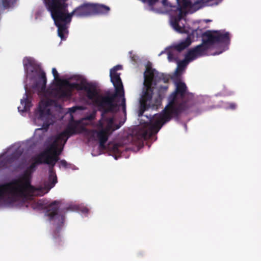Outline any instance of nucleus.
Listing matches in <instances>:
<instances>
[{"mask_svg": "<svg viewBox=\"0 0 261 261\" xmlns=\"http://www.w3.org/2000/svg\"><path fill=\"white\" fill-rule=\"evenodd\" d=\"M60 163L62 166L64 168H67L68 164L65 160H62L60 162Z\"/></svg>", "mask_w": 261, "mask_h": 261, "instance_id": "33", "label": "nucleus"}, {"mask_svg": "<svg viewBox=\"0 0 261 261\" xmlns=\"http://www.w3.org/2000/svg\"><path fill=\"white\" fill-rule=\"evenodd\" d=\"M129 54L130 55V58L132 62H134L135 63H136L139 60V57L138 56L133 54V51H129Z\"/></svg>", "mask_w": 261, "mask_h": 261, "instance_id": "26", "label": "nucleus"}, {"mask_svg": "<svg viewBox=\"0 0 261 261\" xmlns=\"http://www.w3.org/2000/svg\"><path fill=\"white\" fill-rule=\"evenodd\" d=\"M66 15L70 16L71 19L73 15L79 17H86L92 15V4H84L76 8L71 13L66 11Z\"/></svg>", "mask_w": 261, "mask_h": 261, "instance_id": "13", "label": "nucleus"}, {"mask_svg": "<svg viewBox=\"0 0 261 261\" xmlns=\"http://www.w3.org/2000/svg\"><path fill=\"white\" fill-rule=\"evenodd\" d=\"M69 209H70V208H69V207H67V208H66V211H68Z\"/></svg>", "mask_w": 261, "mask_h": 261, "instance_id": "37", "label": "nucleus"}, {"mask_svg": "<svg viewBox=\"0 0 261 261\" xmlns=\"http://www.w3.org/2000/svg\"><path fill=\"white\" fill-rule=\"evenodd\" d=\"M237 108V105L235 103L231 102L228 103V108L231 110H235Z\"/></svg>", "mask_w": 261, "mask_h": 261, "instance_id": "32", "label": "nucleus"}, {"mask_svg": "<svg viewBox=\"0 0 261 261\" xmlns=\"http://www.w3.org/2000/svg\"><path fill=\"white\" fill-rule=\"evenodd\" d=\"M52 73L54 75V79L55 80H57L59 79V73H58L57 70H56V69L55 68H53L52 69Z\"/></svg>", "mask_w": 261, "mask_h": 261, "instance_id": "29", "label": "nucleus"}, {"mask_svg": "<svg viewBox=\"0 0 261 261\" xmlns=\"http://www.w3.org/2000/svg\"><path fill=\"white\" fill-rule=\"evenodd\" d=\"M60 227L57 228L53 232V238L56 243L61 242V239L60 236Z\"/></svg>", "mask_w": 261, "mask_h": 261, "instance_id": "22", "label": "nucleus"}, {"mask_svg": "<svg viewBox=\"0 0 261 261\" xmlns=\"http://www.w3.org/2000/svg\"><path fill=\"white\" fill-rule=\"evenodd\" d=\"M43 153H39L36 156L32 158V160L34 161L25 170L28 171V173L32 174L36 170V167L38 165L44 164V160L42 158Z\"/></svg>", "mask_w": 261, "mask_h": 261, "instance_id": "16", "label": "nucleus"}, {"mask_svg": "<svg viewBox=\"0 0 261 261\" xmlns=\"http://www.w3.org/2000/svg\"><path fill=\"white\" fill-rule=\"evenodd\" d=\"M175 90L168 96V104L161 113L155 114L149 125L139 130L138 139L147 140L156 134L162 126L172 118L179 119L180 115L189 110L194 105L193 95L188 91L186 84L181 81L175 83Z\"/></svg>", "mask_w": 261, "mask_h": 261, "instance_id": "1", "label": "nucleus"}, {"mask_svg": "<svg viewBox=\"0 0 261 261\" xmlns=\"http://www.w3.org/2000/svg\"><path fill=\"white\" fill-rule=\"evenodd\" d=\"M202 36V43L190 49L186 55L185 60L187 61L190 62L198 57L207 55L208 50L215 44H228L230 42L228 32L222 33L219 31H206Z\"/></svg>", "mask_w": 261, "mask_h": 261, "instance_id": "6", "label": "nucleus"}, {"mask_svg": "<svg viewBox=\"0 0 261 261\" xmlns=\"http://www.w3.org/2000/svg\"><path fill=\"white\" fill-rule=\"evenodd\" d=\"M143 3H146L149 6H153L158 0H141Z\"/></svg>", "mask_w": 261, "mask_h": 261, "instance_id": "28", "label": "nucleus"}, {"mask_svg": "<svg viewBox=\"0 0 261 261\" xmlns=\"http://www.w3.org/2000/svg\"><path fill=\"white\" fill-rule=\"evenodd\" d=\"M13 156L17 160L22 155V151L20 149H16L11 153Z\"/></svg>", "mask_w": 261, "mask_h": 261, "instance_id": "24", "label": "nucleus"}, {"mask_svg": "<svg viewBox=\"0 0 261 261\" xmlns=\"http://www.w3.org/2000/svg\"><path fill=\"white\" fill-rule=\"evenodd\" d=\"M199 2H198L195 3V5H199Z\"/></svg>", "mask_w": 261, "mask_h": 261, "instance_id": "38", "label": "nucleus"}, {"mask_svg": "<svg viewBox=\"0 0 261 261\" xmlns=\"http://www.w3.org/2000/svg\"><path fill=\"white\" fill-rule=\"evenodd\" d=\"M107 125L105 127L106 129H108L111 132H113L121 126V124H115L114 123V119L113 117L108 118L106 119Z\"/></svg>", "mask_w": 261, "mask_h": 261, "instance_id": "20", "label": "nucleus"}, {"mask_svg": "<svg viewBox=\"0 0 261 261\" xmlns=\"http://www.w3.org/2000/svg\"><path fill=\"white\" fill-rule=\"evenodd\" d=\"M121 69V66L120 65H117L115 67H114L113 68H112L111 69H115V72H117V71L118 70H119V69Z\"/></svg>", "mask_w": 261, "mask_h": 261, "instance_id": "36", "label": "nucleus"}, {"mask_svg": "<svg viewBox=\"0 0 261 261\" xmlns=\"http://www.w3.org/2000/svg\"><path fill=\"white\" fill-rule=\"evenodd\" d=\"M92 15L106 14L110 10L109 7L102 4H92Z\"/></svg>", "mask_w": 261, "mask_h": 261, "instance_id": "17", "label": "nucleus"}, {"mask_svg": "<svg viewBox=\"0 0 261 261\" xmlns=\"http://www.w3.org/2000/svg\"><path fill=\"white\" fill-rule=\"evenodd\" d=\"M115 69H111L110 76L111 81L113 83L115 92L113 94H108L106 95H101L98 97L96 102L99 106L104 107L103 114L106 115L109 113H114L117 112L119 105L115 102V99L117 97L121 98L120 106L122 108L124 113H126L125 98L124 97V91L122 82L120 77V73L115 72Z\"/></svg>", "mask_w": 261, "mask_h": 261, "instance_id": "3", "label": "nucleus"}, {"mask_svg": "<svg viewBox=\"0 0 261 261\" xmlns=\"http://www.w3.org/2000/svg\"><path fill=\"white\" fill-rule=\"evenodd\" d=\"M177 6H174L173 11H178L179 13L177 16H172L170 19L171 26L176 31L181 33L183 29L179 25V22L182 17V9L191 7L192 3L189 0H182L180 4L178 0H177Z\"/></svg>", "mask_w": 261, "mask_h": 261, "instance_id": "11", "label": "nucleus"}, {"mask_svg": "<svg viewBox=\"0 0 261 261\" xmlns=\"http://www.w3.org/2000/svg\"><path fill=\"white\" fill-rule=\"evenodd\" d=\"M25 92L24 95L23 99L21 100V104L23 106V109L20 110V107H19L18 108L19 111H21L22 112H27L30 110V108L32 107L31 100L29 98V93L28 91V88L27 86H25Z\"/></svg>", "mask_w": 261, "mask_h": 261, "instance_id": "18", "label": "nucleus"}, {"mask_svg": "<svg viewBox=\"0 0 261 261\" xmlns=\"http://www.w3.org/2000/svg\"><path fill=\"white\" fill-rule=\"evenodd\" d=\"M84 129V127L81 126L79 129L78 123L77 122L70 123L63 132L56 135L55 137L63 142V144L65 145L69 137L73 135L81 133Z\"/></svg>", "mask_w": 261, "mask_h": 261, "instance_id": "12", "label": "nucleus"}, {"mask_svg": "<svg viewBox=\"0 0 261 261\" xmlns=\"http://www.w3.org/2000/svg\"><path fill=\"white\" fill-rule=\"evenodd\" d=\"M144 85L145 90L143 92V94L140 100V109L139 116H142L144 112L149 108L152 109L157 108L161 104V100L158 98L152 99L153 88L151 87L153 81L158 80H163L164 83H167L169 78L163 73H159L154 69L147 67L144 74Z\"/></svg>", "mask_w": 261, "mask_h": 261, "instance_id": "4", "label": "nucleus"}, {"mask_svg": "<svg viewBox=\"0 0 261 261\" xmlns=\"http://www.w3.org/2000/svg\"><path fill=\"white\" fill-rule=\"evenodd\" d=\"M68 0H44L48 10L50 12L55 25L58 27V34L61 40L66 39V34L68 33L67 25L71 21L70 16L66 15Z\"/></svg>", "mask_w": 261, "mask_h": 261, "instance_id": "7", "label": "nucleus"}, {"mask_svg": "<svg viewBox=\"0 0 261 261\" xmlns=\"http://www.w3.org/2000/svg\"><path fill=\"white\" fill-rule=\"evenodd\" d=\"M37 204L39 207H42L44 203L41 200H40L37 202Z\"/></svg>", "mask_w": 261, "mask_h": 261, "instance_id": "35", "label": "nucleus"}, {"mask_svg": "<svg viewBox=\"0 0 261 261\" xmlns=\"http://www.w3.org/2000/svg\"><path fill=\"white\" fill-rule=\"evenodd\" d=\"M59 204L60 202L59 201L55 200L46 206L45 207L46 208V215L49 217V220L60 218L61 223H63L64 216L58 213Z\"/></svg>", "mask_w": 261, "mask_h": 261, "instance_id": "14", "label": "nucleus"}, {"mask_svg": "<svg viewBox=\"0 0 261 261\" xmlns=\"http://www.w3.org/2000/svg\"><path fill=\"white\" fill-rule=\"evenodd\" d=\"M168 58L169 61H175L177 60V58L172 51L168 53Z\"/></svg>", "mask_w": 261, "mask_h": 261, "instance_id": "25", "label": "nucleus"}, {"mask_svg": "<svg viewBox=\"0 0 261 261\" xmlns=\"http://www.w3.org/2000/svg\"><path fill=\"white\" fill-rule=\"evenodd\" d=\"M32 174L24 171L20 180L0 185V200L6 199L11 203L20 198H30L41 195V189L32 186Z\"/></svg>", "mask_w": 261, "mask_h": 261, "instance_id": "2", "label": "nucleus"}, {"mask_svg": "<svg viewBox=\"0 0 261 261\" xmlns=\"http://www.w3.org/2000/svg\"><path fill=\"white\" fill-rule=\"evenodd\" d=\"M10 0H2V4L4 8H8L10 7Z\"/></svg>", "mask_w": 261, "mask_h": 261, "instance_id": "30", "label": "nucleus"}, {"mask_svg": "<svg viewBox=\"0 0 261 261\" xmlns=\"http://www.w3.org/2000/svg\"><path fill=\"white\" fill-rule=\"evenodd\" d=\"M83 110V108L81 106H74L69 109V112L71 113H75L77 110Z\"/></svg>", "mask_w": 261, "mask_h": 261, "instance_id": "27", "label": "nucleus"}, {"mask_svg": "<svg viewBox=\"0 0 261 261\" xmlns=\"http://www.w3.org/2000/svg\"><path fill=\"white\" fill-rule=\"evenodd\" d=\"M75 89L77 90H84L87 93V98L92 100L94 106L97 108L99 111L101 112V116L103 118L106 114H103L104 107L99 106L96 102L98 97L100 96L97 91L95 87L91 83L81 82L80 83H70L65 81L63 86L55 89L53 93L56 98L59 99H68L71 96L72 89Z\"/></svg>", "mask_w": 261, "mask_h": 261, "instance_id": "5", "label": "nucleus"}, {"mask_svg": "<svg viewBox=\"0 0 261 261\" xmlns=\"http://www.w3.org/2000/svg\"><path fill=\"white\" fill-rule=\"evenodd\" d=\"M23 66L27 77L32 79L34 75H39V79L36 81L33 88L41 92H44L47 82L45 73L44 71H39L34 61L30 57H26L23 59Z\"/></svg>", "mask_w": 261, "mask_h": 261, "instance_id": "9", "label": "nucleus"}, {"mask_svg": "<svg viewBox=\"0 0 261 261\" xmlns=\"http://www.w3.org/2000/svg\"><path fill=\"white\" fill-rule=\"evenodd\" d=\"M109 148L110 151L114 154H116L120 153L119 145L117 144H114L112 146H110Z\"/></svg>", "mask_w": 261, "mask_h": 261, "instance_id": "23", "label": "nucleus"}, {"mask_svg": "<svg viewBox=\"0 0 261 261\" xmlns=\"http://www.w3.org/2000/svg\"><path fill=\"white\" fill-rule=\"evenodd\" d=\"M186 65V61H181L179 63H178V67H184Z\"/></svg>", "mask_w": 261, "mask_h": 261, "instance_id": "34", "label": "nucleus"}, {"mask_svg": "<svg viewBox=\"0 0 261 261\" xmlns=\"http://www.w3.org/2000/svg\"><path fill=\"white\" fill-rule=\"evenodd\" d=\"M16 160L13 155L11 154L0 162V167H5L7 164H12Z\"/></svg>", "mask_w": 261, "mask_h": 261, "instance_id": "21", "label": "nucleus"}, {"mask_svg": "<svg viewBox=\"0 0 261 261\" xmlns=\"http://www.w3.org/2000/svg\"><path fill=\"white\" fill-rule=\"evenodd\" d=\"M48 106L47 102L41 101L35 113V120L43 121L42 128L45 130H47L49 125L52 124L51 114Z\"/></svg>", "mask_w": 261, "mask_h": 261, "instance_id": "10", "label": "nucleus"}, {"mask_svg": "<svg viewBox=\"0 0 261 261\" xmlns=\"http://www.w3.org/2000/svg\"><path fill=\"white\" fill-rule=\"evenodd\" d=\"M192 40L191 37L188 36L184 40L174 45V48L176 50L180 52L190 46Z\"/></svg>", "mask_w": 261, "mask_h": 261, "instance_id": "19", "label": "nucleus"}, {"mask_svg": "<svg viewBox=\"0 0 261 261\" xmlns=\"http://www.w3.org/2000/svg\"><path fill=\"white\" fill-rule=\"evenodd\" d=\"M163 4L165 6L169 7L170 8H171L172 9V10H173V9H174V6H172L170 3H169L168 2L167 0H163Z\"/></svg>", "mask_w": 261, "mask_h": 261, "instance_id": "31", "label": "nucleus"}, {"mask_svg": "<svg viewBox=\"0 0 261 261\" xmlns=\"http://www.w3.org/2000/svg\"><path fill=\"white\" fill-rule=\"evenodd\" d=\"M112 132L105 128H102L100 130L97 132V138L99 142V147L100 149H106L105 143L108 140L109 135Z\"/></svg>", "mask_w": 261, "mask_h": 261, "instance_id": "15", "label": "nucleus"}, {"mask_svg": "<svg viewBox=\"0 0 261 261\" xmlns=\"http://www.w3.org/2000/svg\"><path fill=\"white\" fill-rule=\"evenodd\" d=\"M63 142L54 137L53 142L42 152V158L44 164L49 165V189L54 187L57 182V177L54 167L56 163L60 160L59 155L63 149Z\"/></svg>", "mask_w": 261, "mask_h": 261, "instance_id": "8", "label": "nucleus"}]
</instances>
